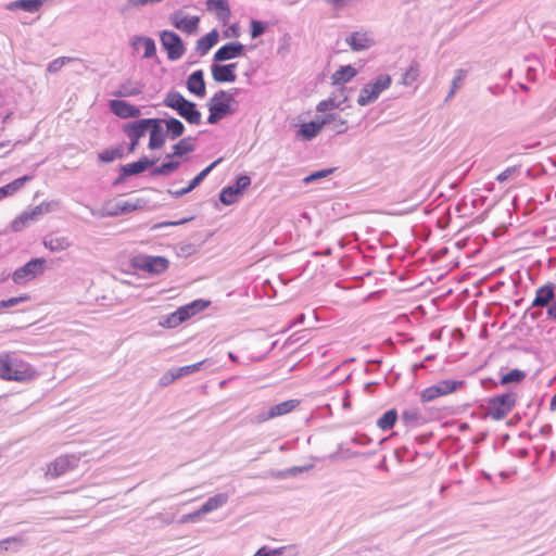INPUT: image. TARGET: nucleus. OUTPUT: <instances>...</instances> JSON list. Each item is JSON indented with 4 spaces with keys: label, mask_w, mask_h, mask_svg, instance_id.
I'll return each mask as SVG.
<instances>
[{
    "label": "nucleus",
    "mask_w": 556,
    "mask_h": 556,
    "mask_svg": "<svg viewBox=\"0 0 556 556\" xmlns=\"http://www.w3.org/2000/svg\"><path fill=\"white\" fill-rule=\"evenodd\" d=\"M178 378H180V377H179L177 370L167 371L160 379V384L161 386H167V384L174 382Z\"/></svg>",
    "instance_id": "54"
},
{
    "label": "nucleus",
    "mask_w": 556,
    "mask_h": 556,
    "mask_svg": "<svg viewBox=\"0 0 556 556\" xmlns=\"http://www.w3.org/2000/svg\"><path fill=\"white\" fill-rule=\"evenodd\" d=\"M132 46L137 50L142 48V50H143V58H146V59H150V58L154 56L155 53H156V48H155L154 41L151 38H148V37H137V38H135V40L132 42Z\"/></svg>",
    "instance_id": "33"
},
{
    "label": "nucleus",
    "mask_w": 556,
    "mask_h": 556,
    "mask_svg": "<svg viewBox=\"0 0 556 556\" xmlns=\"http://www.w3.org/2000/svg\"><path fill=\"white\" fill-rule=\"evenodd\" d=\"M222 161V159H218L216 161H214L212 164H210L207 167H205L203 170H201L192 180L191 182L189 184L188 187L181 189V190H178V191H175L174 192V195L176 198L178 197H181L186 193H189L190 191H192L195 187H198L202 181L203 179L211 173V170Z\"/></svg>",
    "instance_id": "27"
},
{
    "label": "nucleus",
    "mask_w": 556,
    "mask_h": 556,
    "mask_svg": "<svg viewBox=\"0 0 556 556\" xmlns=\"http://www.w3.org/2000/svg\"><path fill=\"white\" fill-rule=\"evenodd\" d=\"M251 184V179L249 176H240L238 179H237V182H236V186L233 187L238 192L239 194L245 190Z\"/></svg>",
    "instance_id": "55"
},
{
    "label": "nucleus",
    "mask_w": 556,
    "mask_h": 556,
    "mask_svg": "<svg viewBox=\"0 0 556 556\" xmlns=\"http://www.w3.org/2000/svg\"><path fill=\"white\" fill-rule=\"evenodd\" d=\"M323 127L329 125L336 134H343L348 130V121L337 113H328L321 119Z\"/></svg>",
    "instance_id": "22"
},
{
    "label": "nucleus",
    "mask_w": 556,
    "mask_h": 556,
    "mask_svg": "<svg viewBox=\"0 0 556 556\" xmlns=\"http://www.w3.org/2000/svg\"><path fill=\"white\" fill-rule=\"evenodd\" d=\"M207 10L216 14L223 23H227L230 17V9L227 0H207Z\"/></svg>",
    "instance_id": "23"
},
{
    "label": "nucleus",
    "mask_w": 556,
    "mask_h": 556,
    "mask_svg": "<svg viewBox=\"0 0 556 556\" xmlns=\"http://www.w3.org/2000/svg\"><path fill=\"white\" fill-rule=\"evenodd\" d=\"M67 62H70V59L68 58H58L55 60H53L49 65H48V72L49 73H56L58 71H60Z\"/></svg>",
    "instance_id": "51"
},
{
    "label": "nucleus",
    "mask_w": 556,
    "mask_h": 556,
    "mask_svg": "<svg viewBox=\"0 0 556 556\" xmlns=\"http://www.w3.org/2000/svg\"><path fill=\"white\" fill-rule=\"evenodd\" d=\"M31 179H33L31 176H23L3 187H1L0 188V200H2L3 198H5L8 195L14 194L25 185V182H27Z\"/></svg>",
    "instance_id": "35"
},
{
    "label": "nucleus",
    "mask_w": 556,
    "mask_h": 556,
    "mask_svg": "<svg viewBox=\"0 0 556 556\" xmlns=\"http://www.w3.org/2000/svg\"><path fill=\"white\" fill-rule=\"evenodd\" d=\"M200 516H195L194 513L193 514H189V515H186L182 517V521L184 522H187V521H193L194 519L199 518Z\"/></svg>",
    "instance_id": "61"
},
{
    "label": "nucleus",
    "mask_w": 556,
    "mask_h": 556,
    "mask_svg": "<svg viewBox=\"0 0 556 556\" xmlns=\"http://www.w3.org/2000/svg\"><path fill=\"white\" fill-rule=\"evenodd\" d=\"M206 363V359H203L199 363H195V364H192V365H188V366H184V367H179L177 368V372L179 375V377H182V376H187V375H190L192 372H195L198 370L201 369V367Z\"/></svg>",
    "instance_id": "48"
},
{
    "label": "nucleus",
    "mask_w": 556,
    "mask_h": 556,
    "mask_svg": "<svg viewBox=\"0 0 556 556\" xmlns=\"http://www.w3.org/2000/svg\"><path fill=\"white\" fill-rule=\"evenodd\" d=\"M218 31L216 29L211 30L208 34L200 38L197 42V50L201 54L207 53V51L217 43L218 41Z\"/></svg>",
    "instance_id": "34"
},
{
    "label": "nucleus",
    "mask_w": 556,
    "mask_h": 556,
    "mask_svg": "<svg viewBox=\"0 0 556 556\" xmlns=\"http://www.w3.org/2000/svg\"><path fill=\"white\" fill-rule=\"evenodd\" d=\"M36 376V370L28 363L14 358L9 353L0 354V379L24 382Z\"/></svg>",
    "instance_id": "1"
},
{
    "label": "nucleus",
    "mask_w": 556,
    "mask_h": 556,
    "mask_svg": "<svg viewBox=\"0 0 556 556\" xmlns=\"http://www.w3.org/2000/svg\"><path fill=\"white\" fill-rule=\"evenodd\" d=\"M419 396H420V401L422 403H427V402H431V401L440 397V394L438 393V390L435 389V387L431 386V387L424 389L420 392Z\"/></svg>",
    "instance_id": "47"
},
{
    "label": "nucleus",
    "mask_w": 556,
    "mask_h": 556,
    "mask_svg": "<svg viewBox=\"0 0 556 556\" xmlns=\"http://www.w3.org/2000/svg\"><path fill=\"white\" fill-rule=\"evenodd\" d=\"M299 400H288L279 404H276L271 406L267 413L258 415L257 422H264L269 419L287 415L294 410L299 406Z\"/></svg>",
    "instance_id": "12"
},
{
    "label": "nucleus",
    "mask_w": 556,
    "mask_h": 556,
    "mask_svg": "<svg viewBox=\"0 0 556 556\" xmlns=\"http://www.w3.org/2000/svg\"><path fill=\"white\" fill-rule=\"evenodd\" d=\"M235 103L236 100L233 94L228 91L220 90L214 93L207 103L210 111L207 122L210 124H215L224 117L232 114L235 112V109L232 108Z\"/></svg>",
    "instance_id": "2"
},
{
    "label": "nucleus",
    "mask_w": 556,
    "mask_h": 556,
    "mask_svg": "<svg viewBox=\"0 0 556 556\" xmlns=\"http://www.w3.org/2000/svg\"><path fill=\"white\" fill-rule=\"evenodd\" d=\"M463 386H464V381H456V380H442V381L438 382L437 384H434L440 396L451 394V393L455 392L457 389L462 388Z\"/></svg>",
    "instance_id": "38"
},
{
    "label": "nucleus",
    "mask_w": 556,
    "mask_h": 556,
    "mask_svg": "<svg viewBox=\"0 0 556 556\" xmlns=\"http://www.w3.org/2000/svg\"><path fill=\"white\" fill-rule=\"evenodd\" d=\"M419 68L417 65H412L403 76V81L405 85H409L418 79Z\"/></svg>",
    "instance_id": "50"
},
{
    "label": "nucleus",
    "mask_w": 556,
    "mask_h": 556,
    "mask_svg": "<svg viewBox=\"0 0 556 556\" xmlns=\"http://www.w3.org/2000/svg\"><path fill=\"white\" fill-rule=\"evenodd\" d=\"M254 556H271L269 552H266V549L263 547V548H260Z\"/></svg>",
    "instance_id": "62"
},
{
    "label": "nucleus",
    "mask_w": 556,
    "mask_h": 556,
    "mask_svg": "<svg viewBox=\"0 0 556 556\" xmlns=\"http://www.w3.org/2000/svg\"><path fill=\"white\" fill-rule=\"evenodd\" d=\"M172 24L186 34H194L198 30L200 17L188 16L182 11H176L170 15Z\"/></svg>",
    "instance_id": "11"
},
{
    "label": "nucleus",
    "mask_w": 556,
    "mask_h": 556,
    "mask_svg": "<svg viewBox=\"0 0 556 556\" xmlns=\"http://www.w3.org/2000/svg\"><path fill=\"white\" fill-rule=\"evenodd\" d=\"M29 299H30L29 295L23 294L20 296L11 298L9 300L0 301V309L17 305L20 303L28 301Z\"/></svg>",
    "instance_id": "49"
},
{
    "label": "nucleus",
    "mask_w": 556,
    "mask_h": 556,
    "mask_svg": "<svg viewBox=\"0 0 556 556\" xmlns=\"http://www.w3.org/2000/svg\"><path fill=\"white\" fill-rule=\"evenodd\" d=\"M122 156L123 152L119 148L106 149L99 154L100 161L104 163L113 162L114 160L121 159Z\"/></svg>",
    "instance_id": "45"
},
{
    "label": "nucleus",
    "mask_w": 556,
    "mask_h": 556,
    "mask_svg": "<svg viewBox=\"0 0 556 556\" xmlns=\"http://www.w3.org/2000/svg\"><path fill=\"white\" fill-rule=\"evenodd\" d=\"M142 88L143 86L139 81L129 79L121 84L113 94L118 98L136 97L142 92Z\"/></svg>",
    "instance_id": "26"
},
{
    "label": "nucleus",
    "mask_w": 556,
    "mask_h": 556,
    "mask_svg": "<svg viewBox=\"0 0 556 556\" xmlns=\"http://www.w3.org/2000/svg\"><path fill=\"white\" fill-rule=\"evenodd\" d=\"M130 139V144H129V152H135V150L137 149L138 144H139V141L140 139L139 138H129Z\"/></svg>",
    "instance_id": "60"
},
{
    "label": "nucleus",
    "mask_w": 556,
    "mask_h": 556,
    "mask_svg": "<svg viewBox=\"0 0 556 556\" xmlns=\"http://www.w3.org/2000/svg\"><path fill=\"white\" fill-rule=\"evenodd\" d=\"M161 43L163 48L167 51V55L169 60H178L185 53V47L180 37L169 30H164L160 36Z\"/></svg>",
    "instance_id": "9"
},
{
    "label": "nucleus",
    "mask_w": 556,
    "mask_h": 556,
    "mask_svg": "<svg viewBox=\"0 0 556 556\" xmlns=\"http://www.w3.org/2000/svg\"><path fill=\"white\" fill-rule=\"evenodd\" d=\"M46 249L51 252H62L70 249L73 242L67 236L51 232L47 235L42 241Z\"/></svg>",
    "instance_id": "17"
},
{
    "label": "nucleus",
    "mask_w": 556,
    "mask_h": 556,
    "mask_svg": "<svg viewBox=\"0 0 556 556\" xmlns=\"http://www.w3.org/2000/svg\"><path fill=\"white\" fill-rule=\"evenodd\" d=\"M526 377L525 372L520 369H513L510 371H508L507 374H505L502 378H501V383L503 386L505 384H509V383H513V382H520L523 378Z\"/></svg>",
    "instance_id": "42"
},
{
    "label": "nucleus",
    "mask_w": 556,
    "mask_h": 556,
    "mask_svg": "<svg viewBox=\"0 0 556 556\" xmlns=\"http://www.w3.org/2000/svg\"><path fill=\"white\" fill-rule=\"evenodd\" d=\"M465 78H466V71H464L462 68L457 70L455 73V76L453 78V81H452V88L448 93V98L453 97L455 94L456 90L462 87Z\"/></svg>",
    "instance_id": "46"
},
{
    "label": "nucleus",
    "mask_w": 556,
    "mask_h": 556,
    "mask_svg": "<svg viewBox=\"0 0 556 556\" xmlns=\"http://www.w3.org/2000/svg\"><path fill=\"white\" fill-rule=\"evenodd\" d=\"M187 88L191 93L203 98L205 96V83L203 78V71L199 70L193 72L187 81Z\"/></svg>",
    "instance_id": "21"
},
{
    "label": "nucleus",
    "mask_w": 556,
    "mask_h": 556,
    "mask_svg": "<svg viewBox=\"0 0 556 556\" xmlns=\"http://www.w3.org/2000/svg\"><path fill=\"white\" fill-rule=\"evenodd\" d=\"M333 170H334V168H328V169H321V170L314 172L309 176H307L304 179V181L309 182V181H314V180L324 178V177L330 175L331 173H333Z\"/></svg>",
    "instance_id": "53"
},
{
    "label": "nucleus",
    "mask_w": 556,
    "mask_h": 556,
    "mask_svg": "<svg viewBox=\"0 0 556 556\" xmlns=\"http://www.w3.org/2000/svg\"><path fill=\"white\" fill-rule=\"evenodd\" d=\"M549 409L552 412L556 410V394L552 397L551 400V403H549Z\"/></svg>",
    "instance_id": "63"
},
{
    "label": "nucleus",
    "mask_w": 556,
    "mask_h": 556,
    "mask_svg": "<svg viewBox=\"0 0 556 556\" xmlns=\"http://www.w3.org/2000/svg\"><path fill=\"white\" fill-rule=\"evenodd\" d=\"M48 0H16L8 5L10 10H23L26 12H37Z\"/></svg>",
    "instance_id": "31"
},
{
    "label": "nucleus",
    "mask_w": 556,
    "mask_h": 556,
    "mask_svg": "<svg viewBox=\"0 0 556 556\" xmlns=\"http://www.w3.org/2000/svg\"><path fill=\"white\" fill-rule=\"evenodd\" d=\"M402 421L406 427H417L426 422V418L422 416L418 407L412 406L406 408L402 413Z\"/></svg>",
    "instance_id": "28"
},
{
    "label": "nucleus",
    "mask_w": 556,
    "mask_h": 556,
    "mask_svg": "<svg viewBox=\"0 0 556 556\" xmlns=\"http://www.w3.org/2000/svg\"><path fill=\"white\" fill-rule=\"evenodd\" d=\"M323 129L320 121H313L304 123L300 126L299 135L304 139H312L316 137Z\"/></svg>",
    "instance_id": "37"
},
{
    "label": "nucleus",
    "mask_w": 556,
    "mask_h": 556,
    "mask_svg": "<svg viewBox=\"0 0 556 556\" xmlns=\"http://www.w3.org/2000/svg\"><path fill=\"white\" fill-rule=\"evenodd\" d=\"M51 208V203L42 202L39 205L35 206L34 208L28 210L27 213L29 215V218H31L33 220H38L42 215L49 213Z\"/></svg>",
    "instance_id": "41"
},
{
    "label": "nucleus",
    "mask_w": 556,
    "mask_h": 556,
    "mask_svg": "<svg viewBox=\"0 0 556 556\" xmlns=\"http://www.w3.org/2000/svg\"><path fill=\"white\" fill-rule=\"evenodd\" d=\"M546 315L547 318L556 321V301H553V303L548 306Z\"/></svg>",
    "instance_id": "59"
},
{
    "label": "nucleus",
    "mask_w": 556,
    "mask_h": 556,
    "mask_svg": "<svg viewBox=\"0 0 556 556\" xmlns=\"http://www.w3.org/2000/svg\"><path fill=\"white\" fill-rule=\"evenodd\" d=\"M228 502V495L226 493H218L210 497L199 510L194 513L195 516L208 514Z\"/></svg>",
    "instance_id": "24"
},
{
    "label": "nucleus",
    "mask_w": 556,
    "mask_h": 556,
    "mask_svg": "<svg viewBox=\"0 0 556 556\" xmlns=\"http://www.w3.org/2000/svg\"><path fill=\"white\" fill-rule=\"evenodd\" d=\"M194 150V144L190 138H182L173 147V152L169 153L172 157L184 161V156L191 153Z\"/></svg>",
    "instance_id": "32"
},
{
    "label": "nucleus",
    "mask_w": 556,
    "mask_h": 556,
    "mask_svg": "<svg viewBox=\"0 0 556 556\" xmlns=\"http://www.w3.org/2000/svg\"><path fill=\"white\" fill-rule=\"evenodd\" d=\"M181 163H182V160L172 157L170 154H167L164 159V162L160 166H156L152 170V175H154V176L169 175V174L176 172L179 168V166L181 165Z\"/></svg>",
    "instance_id": "25"
},
{
    "label": "nucleus",
    "mask_w": 556,
    "mask_h": 556,
    "mask_svg": "<svg viewBox=\"0 0 556 556\" xmlns=\"http://www.w3.org/2000/svg\"><path fill=\"white\" fill-rule=\"evenodd\" d=\"M109 106L113 114L123 119L137 118L141 115L139 108L124 100H111Z\"/></svg>",
    "instance_id": "13"
},
{
    "label": "nucleus",
    "mask_w": 556,
    "mask_h": 556,
    "mask_svg": "<svg viewBox=\"0 0 556 556\" xmlns=\"http://www.w3.org/2000/svg\"><path fill=\"white\" fill-rule=\"evenodd\" d=\"M391 85V77L389 75L379 76L374 84L364 86L357 98V103L361 106L368 105L376 101L380 93L388 89Z\"/></svg>",
    "instance_id": "6"
},
{
    "label": "nucleus",
    "mask_w": 556,
    "mask_h": 556,
    "mask_svg": "<svg viewBox=\"0 0 556 556\" xmlns=\"http://www.w3.org/2000/svg\"><path fill=\"white\" fill-rule=\"evenodd\" d=\"M328 2L336 4V5H342L346 2V0H327Z\"/></svg>",
    "instance_id": "64"
},
{
    "label": "nucleus",
    "mask_w": 556,
    "mask_h": 556,
    "mask_svg": "<svg viewBox=\"0 0 556 556\" xmlns=\"http://www.w3.org/2000/svg\"><path fill=\"white\" fill-rule=\"evenodd\" d=\"M155 161H151L148 157H142L137 162L126 164L122 167L124 176H132L142 173L148 167L152 166Z\"/></svg>",
    "instance_id": "30"
},
{
    "label": "nucleus",
    "mask_w": 556,
    "mask_h": 556,
    "mask_svg": "<svg viewBox=\"0 0 556 556\" xmlns=\"http://www.w3.org/2000/svg\"><path fill=\"white\" fill-rule=\"evenodd\" d=\"M45 258H33L24 266L15 269L12 274V279L15 283H24L35 279L45 270Z\"/></svg>",
    "instance_id": "8"
},
{
    "label": "nucleus",
    "mask_w": 556,
    "mask_h": 556,
    "mask_svg": "<svg viewBox=\"0 0 556 556\" xmlns=\"http://www.w3.org/2000/svg\"><path fill=\"white\" fill-rule=\"evenodd\" d=\"M79 458L75 455H61L47 465L46 478L56 479L78 466Z\"/></svg>",
    "instance_id": "7"
},
{
    "label": "nucleus",
    "mask_w": 556,
    "mask_h": 556,
    "mask_svg": "<svg viewBox=\"0 0 556 556\" xmlns=\"http://www.w3.org/2000/svg\"><path fill=\"white\" fill-rule=\"evenodd\" d=\"M207 303L202 301H194L188 305L179 307L176 312H174L169 318V326H177L185 320L189 319L191 316L195 314L197 311H202L206 307Z\"/></svg>",
    "instance_id": "10"
},
{
    "label": "nucleus",
    "mask_w": 556,
    "mask_h": 556,
    "mask_svg": "<svg viewBox=\"0 0 556 556\" xmlns=\"http://www.w3.org/2000/svg\"><path fill=\"white\" fill-rule=\"evenodd\" d=\"M345 41L353 51L366 50L372 43L370 36L366 31H355Z\"/></svg>",
    "instance_id": "20"
},
{
    "label": "nucleus",
    "mask_w": 556,
    "mask_h": 556,
    "mask_svg": "<svg viewBox=\"0 0 556 556\" xmlns=\"http://www.w3.org/2000/svg\"><path fill=\"white\" fill-rule=\"evenodd\" d=\"M164 104L178 112L188 123L199 125L201 123V113L197 110L195 104L188 101L177 91H170L164 99Z\"/></svg>",
    "instance_id": "3"
},
{
    "label": "nucleus",
    "mask_w": 556,
    "mask_h": 556,
    "mask_svg": "<svg viewBox=\"0 0 556 556\" xmlns=\"http://www.w3.org/2000/svg\"><path fill=\"white\" fill-rule=\"evenodd\" d=\"M555 285L552 282L545 283L536 289L534 299L531 303L532 307H547L555 299Z\"/></svg>",
    "instance_id": "15"
},
{
    "label": "nucleus",
    "mask_w": 556,
    "mask_h": 556,
    "mask_svg": "<svg viewBox=\"0 0 556 556\" xmlns=\"http://www.w3.org/2000/svg\"><path fill=\"white\" fill-rule=\"evenodd\" d=\"M237 63L227 65H212V77L217 83H232L236 80Z\"/></svg>",
    "instance_id": "18"
},
{
    "label": "nucleus",
    "mask_w": 556,
    "mask_h": 556,
    "mask_svg": "<svg viewBox=\"0 0 556 556\" xmlns=\"http://www.w3.org/2000/svg\"><path fill=\"white\" fill-rule=\"evenodd\" d=\"M153 118H143L138 119L136 122L126 124L124 126V132L128 138H139L141 139L147 131L150 129L151 123Z\"/></svg>",
    "instance_id": "19"
},
{
    "label": "nucleus",
    "mask_w": 556,
    "mask_h": 556,
    "mask_svg": "<svg viewBox=\"0 0 556 556\" xmlns=\"http://www.w3.org/2000/svg\"><path fill=\"white\" fill-rule=\"evenodd\" d=\"M244 53V46L238 41L228 42L222 46L214 54L216 62H224L239 58Z\"/></svg>",
    "instance_id": "16"
},
{
    "label": "nucleus",
    "mask_w": 556,
    "mask_h": 556,
    "mask_svg": "<svg viewBox=\"0 0 556 556\" xmlns=\"http://www.w3.org/2000/svg\"><path fill=\"white\" fill-rule=\"evenodd\" d=\"M30 222H34L29 218L27 211L23 212L11 223V228L14 231H22L26 226L29 225Z\"/></svg>",
    "instance_id": "43"
},
{
    "label": "nucleus",
    "mask_w": 556,
    "mask_h": 556,
    "mask_svg": "<svg viewBox=\"0 0 556 556\" xmlns=\"http://www.w3.org/2000/svg\"><path fill=\"white\" fill-rule=\"evenodd\" d=\"M163 125L165 126V132L170 137V139H176L180 137L185 131L184 124L177 118H168L164 119Z\"/></svg>",
    "instance_id": "36"
},
{
    "label": "nucleus",
    "mask_w": 556,
    "mask_h": 556,
    "mask_svg": "<svg viewBox=\"0 0 556 556\" xmlns=\"http://www.w3.org/2000/svg\"><path fill=\"white\" fill-rule=\"evenodd\" d=\"M357 71L352 65L341 66L331 75L332 85H344L353 79Z\"/></svg>",
    "instance_id": "29"
},
{
    "label": "nucleus",
    "mask_w": 556,
    "mask_h": 556,
    "mask_svg": "<svg viewBox=\"0 0 556 556\" xmlns=\"http://www.w3.org/2000/svg\"><path fill=\"white\" fill-rule=\"evenodd\" d=\"M164 119L153 118L149 129V148L151 150L160 149L166 141V132L163 126Z\"/></svg>",
    "instance_id": "14"
},
{
    "label": "nucleus",
    "mask_w": 556,
    "mask_h": 556,
    "mask_svg": "<svg viewBox=\"0 0 556 556\" xmlns=\"http://www.w3.org/2000/svg\"><path fill=\"white\" fill-rule=\"evenodd\" d=\"M397 419V413L395 409H390L386 412L379 419H378V427L386 431L393 428Z\"/></svg>",
    "instance_id": "39"
},
{
    "label": "nucleus",
    "mask_w": 556,
    "mask_h": 556,
    "mask_svg": "<svg viewBox=\"0 0 556 556\" xmlns=\"http://www.w3.org/2000/svg\"><path fill=\"white\" fill-rule=\"evenodd\" d=\"M265 28L266 27L262 22L252 20L251 21V37L256 38V37L261 36L265 31Z\"/></svg>",
    "instance_id": "52"
},
{
    "label": "nucleus",
    "mask_w": 556,
    "mask_h": 556,
    "mask_svg": "<svg viewBox=\"0 0 556 556\" xmlns=\"http://www.w3.org/2000/svg\"><path fill=\"white\" fill-rule=\"evenodd\" d=\"M131 265L138 270L160 275L168 269L169 261L164 256L137 255L132 257Z\"/></svg>",
    "instance_id": "5"
},
{
    "label": "nucleus",
    "mask_w": 556,
    "mask_h": 556,
    "mask_svg": "<svg viewBox=\"0 0 556 556\" xmlns=\"http://www.w3.org/2000/svg\"><path fill=\"white\" fill-rule=\"evenodd\" d=\"M119 208H121V206H119L117 200L114 202L108 203L105 206L106 214L110 216L121 215L122 211H119Z\"/></svg>",
    "instance_id": "56"
},
{
    "label": "nucleus",
    "mask_w": 556,
    "mask_h": 556,
    "mask_svg": "<svg viewBox=\"0 0 556 556\" xmlns=\"http://www.w3.org/2000/svg\"><path fill=\"white\" fill-rule=\"evenodd\" d=\"M516 402L517 396L515 393L493 396L488 401V415L493 420H502L513 410Z\"/></svg>",
    "instance_id": "4"
},
{
    "label": "nucleus",
    "mask_w": 556,
    "mask_h": 556,
    "mask_svg": "<svg viewBox=\"0 0 556 556\" xmlns=\"http://www.w3.org/2000/svg\"><path fill=\"white\" fill-rule=\"evenodd\" d=\"M517 172V167L516 166H513V167H508L506 169H504L502 173H500L496 177V179L500 181V182H503V181H506L508 178H510L515 173Z\"/></svg>",
    "instance_id": "57"
},
{
    "label": "nucleus",
    "mask_w": 556,
    "mask_h": 556,
    "mask_svg": "<svg viewBox=\"0 0 556 556\" xmlns=\"http://www.w3.org/2000/svg\"><path fill=\"white\" fill-rule=\"evenodd\" d=\"M239 192L233 187H226L219 194V200L226 205L233 204L238 200Z\"/></svg>",
    "instance_id": "40"
},
{
    "label": "nucleus",
    "mask_w": 556,
    "mask_h": 556,
    "mask_svg": "<svg viewBox=\"0 0 556 556\" xmlns=\"http://www.w3.org/2000/svg\"><path fill=\"white\" fill-rule=\"evenodd\" d=\"M121 208L119 211H122V214H125V213H129V212H132L135 210H137V205L129 202V201H124V200H117Z\"/></svg>",
    "instance_id": "58"
},
{
    "label": "nucleus",
    "mask_w": 556,
    "mask_h": 556,
    "mask_svg": "<svg viewBox=\"0 0 556 556\" xmlns=\"http://www.w3.org/2000/svg\"><path fill=\"white\" fill-rule=\"evenodd\" d=\"M341 103V101H337L334 98L330 97L326 100L320 101L316 106V111L319 113L332 111L339 109Z\"/></svg>",
    "instance_id": "44"
}]
</instances>
